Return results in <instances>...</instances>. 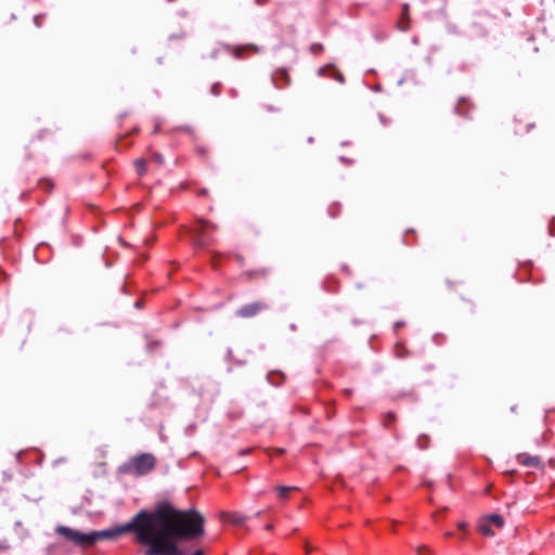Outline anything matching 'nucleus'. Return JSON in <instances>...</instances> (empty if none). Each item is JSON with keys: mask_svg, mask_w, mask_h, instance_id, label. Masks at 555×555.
Listing matches in <instances>:
<instances>
[{"mask_svg": "<svg viewBox=\"0 0 555 555\" xmlns=\"http://www.w3.org/2000/svg\"><path fill=\"white\" fill-rule=\"evenodd\" d=\"M516 460L519 464L526 467L532 468H541L543 466V462L538 455H529L527 453H519L516 456Z\"/></svg>", "mask_w": 555, "mask_h": 555, "instance_id": "nucleus-6", "label": "nucleus"}, {"mask_svg": "<svg viewBox=\"0 0 555 555\" xmlns=\"http://www.w3.org/2000/svg\"><path fill=\"white\" fill-rule=\"evenodd\" d=\"M222 516L233 525H242L246 520V517L238 513L222 514Z\"/></svg>", "mask_w": 555, "mask_h": 555, "instance_id": "nucleus-9", "label": "nucleus"}, {"mask_svg": "<svg viewBox=\"0 0 555 555\" xmlns=\"http://www.w3.org/2000/svg\"><path fill=\"white\" fill-rule=\"evenodd\" d=\"M217 225L207 220H198L192 229L193 242L196 247L203 248L214 242L212 232Z\"/></svg>", "mask_w": 555, "mask_h": 555, "instance_id": "nucleus-3", "label": "nucleus"}, {"mask_svg": "<svg viewBox=\"0 0 555 555\" xmlns=\"http://www.w3.org/2000/svg\"><path fill=\"white\" fill-rule=\"evenodd\" d=\"M156 459L151 453H142L132 457L125 466L124 472L135 476H143L155 467Z\"/></svg>", "mask_w": 555, "mask_h": 555, "instance_id": "nucleus-2", "label": "nucleus"}, {"mask_svg": "<svg viewBox=\"0 0 555 555\" xmlns=\"http://www.w3.org/2000/svg\"><path fill=\"white\" fill-rule=\"evenodd\" d=\"M427 550H428V548H427L426 546H420V547L417 548V555H424V554H423V553H424V551H427Z\"/></svg>", "mask_w": 555, "mask_h": 555, "instance_id": "nucleus-21", "label": "nucleus"}, {"mask_svg": "<svg viewBox=\"0 0 555 555\" xmlns=\"http://www.w3.org/2000/svg\"><path fill=\"white\" fill-rule=\"evenodd\" d=\"M487 519L490 524L494 525L498 528H502L504 525L503 517L498 514H492Z\"/></svg>", "mask_w": 555, "mask_h": 555, "instance_id": "nucleus-11", "label": "nucleus"}, {"mask_svg": "<svg viewBox=\"0 0 555 555\" xmlns=\"http://www.w3.org/2000/svg\"><path fill=\"white\" fill-rule=\"evenodd\" d=\"M311 551V547L307 544L306 545V552L309 553Z\"/></svg>", "mask_w": 555, "mask_h": 555, "instance_id": "nucleus-24", "label": "nucleus"}, {"mask_svg": "<svg viewBox=\"0 0 555 555\" xmlns=\"http://www.w3.org/2000/svg\"><path fill=\"white\" fill-rule=\"evenodd\" d=\"M205 518L195 508L180 511L169 503L155 511H140L129 522L113 529L81 533L65 526L56 532L81 547H89L101 539H115L133 532L138 542L147 546L145 555H183L177 542L195 540L205 533Z\"/></svg>", "mask_w": 555, "mask_h": 555, "instance_id": "nucleus-1", "label": "nucleus"}, {"mask_svg": "<svg viewBox=\"0 0 555 555\" xmlns=\"http://www.w3.org/2000/svg\"><path fill=\"white\" fill-rule=\"evenodd\" d=\"M310 51L313 53V54H320L322 53L323 51V46L321 43H313L311 44L310 47Z\"/></svg>", "mask_w": 555, "mask_h": 555, "instance_id": "nucleus-16", "label": "nucleus"}, {"mask_svg": "<svg viewBox=\"0 0 555 555\" xmlns=\"http://www.w3.org/2000/svg\"><path fill=\"white\" fill-rule=\"evenodd\" d=\"M266 309L268 305L264 301H256L241 307L236 314L241 318H253Z\"/></svg>", "mask_w": 555, "mask_h": 555, "instance_id": "nucleus-4", "label": "nucleus"}, {"mask_svg": "<svg viewBox=\"0 0 555 555\" xmlns=\"http://www.w3.org/2000/svg\"><path fill=\"white\" fill-rule=\"evenodd\" d=\"M48 130L47 129H41L37 132L36 134V139L37 140H42L47 134H48Z\"/></svg>", "mask_w": 555, "mask_h": 555, "instance_id": "nucleus-19", "label": "nucleus"}, {"mask_svg": "<svg viewBox=\"0 0 555 555\" xmlns=\"http://www.w3.org/2000/svg\"><path fill=\"white\" fill-rule=\"evenodd\" d=\"M410 27V13H409V4L403 5V11L401 14V18L398 23V28L402 31H406Z\"/></svg>", "mask_w": 555, "mask_h": 555, "instance_id": "nucleus-8", "label": "nucleus"}, {"mask_svg": "<svg viewBox=\"0 0 555 555\" xmlns=\"http://www.w3.org/2000/svg\"><path fill=\"white\" fill-rule=\"evenodd\" d=\"M153 159L157 163V164H163L164 163V157L162 154L155 152L153 153L152 155Z\"/></svg>", "mask_w": 555, "mask_h": 555, "instance_id": "nucleus-18", "label": "nucleus"}, {"mask_svg": "<svg viewBox=\"0 0 555 555\" xmlns=\"http://www.w3.org/2000/svg\"><path fill=\"white\" fill-rule=\"evenodd\" d=\"M467 526H468V524H467L466 521H460V522L457 524V528H459L460 530H466Z\"/></svg>", "mask_w": 555, "mask_h": 555, "instance_id": "nucleus-20", "label": "nucleus"}, {"mask_svg": "<svg viewBox=\"0 0 555 555\" xmlns=\"http://www.w3.org/2000/svg\"><path fill=\"white\" fill-rule=\"evenodd\" d=\"M423 444H425V441H422V442L420 441V448H424Z\"/></svg>", "mask_w": 555, "mask_h": 555, "instance_id": "nucleus-25", "label": "nucleus"}, {"mask_svg": "<svg viewBox=\"0 0 555 555\" xmlns=\"http://www.w3.org/2000/svg\"><path fill=\"white\" fill-rule=\"evenodd\" d=\"M473 107L474 105L468 99L461 98L455 106V113L463 117H469V109Z\"/></svg>", "mask_w": 555, "mask_h": 555, "instance_id": "nucleus-7", "label": "nucleus"}, {"mask_svg": "<svg viewBox=\"0 0 555 555\" xmlns=\"http://www.w3.org/2000/svg\"><path fill=\"white\" fill-rule=\"evenodd\" d=\"M423 444H425V441H422V442L420 441V448H424Z\"/></svg>", "mask_w": 555, "mask_h": 555, "instance_id": "nucleus-26", "label": "nucleus"}, {"mask_svg": "<svg viewBox=\"0 0 555 555\" xmlns=\"http://www.w3.org/2000/svg\"><path fill=\"white\" fill-rule=\"evenodd\" d=\"M192 555H204V552L202 550H197Z\"/></svg>", "mask_w": 555, "mask_h": 555, "instance_id": "nucleus-22", "label": "nucleus"}, {"mask_svg": "<svg viewBox=\"0 0 555 555\" xmlns=\"http://www.w3.org/2000/svg\"><path fill=\"white\" fill-rule=\"evenodd\" d=\"M134 166L139 176H143L146 172V162L142 158L134 160Z\"/></svg>", "mask_w": 555, "mask_h": 555, "instance_id": "nucleus-12", "label": "nucleus"}, {"mask_svg": "<svg viewBox=\"0 0 555 555\" xmlns=\"http://www.w3.org/2000/svg\"><path fill=\"white\" fill-rule=\"evenodd\" d=\"M221 83L220 82H215L211 88H210V92L218 96L220 93H221Z\"/></svg>", "mask_w": 555, "mask_h": 555, "instance_id": "nucleus-15", "label": "nucleus"}, {"mask_svg": "<svg viewBox=\"0 0 555 555\" xmlns=\"http://www.w3.org/2000/svg\"><path fill=\"white\" fill-rule=\"evenodd\" d=\"M397 416L395 413L392 412H388L386 415H385V418H384V426L386 428H388L390 426L391 423H393L396 421Z\"/></svg>", "mask_w": 555, "mask_h": 555, "instance_id": "nucleus-13", "label": "nucleus"}, {"mask_svg": "<svg viewBox=\"0 0 555 555\" xmlns=\"http://www.w3.org/2000/svg\"><path fill=\"white\" fill-rule=\"evenodd\" d=\"M227 50L229 53H231L235 59H244L246 53H257L259 51V48L253 43L244 44V46H237V47H227Z\"/></svg>", "mask_w": 555, "mask_h": 555, "instance_id": "nucleus-5", "label": "nucleus"}, {"mask_svg": "<svg viewBox=\"0 0 555 555\" xmlns=\"http://www.w3.org/2000/svg\"><path fill=\"white\" fill-rule=\"evenodd\" d=\"M296 489H297L296 487H286V486H280L276 488L279 496L284 500L288 499L289 492H292L293 490H296Z\"/></svg>", "mask_w": 555, "mask_h": 555, "instance_id": "nucleus-10", "label": "nucleus"}, {"mask_svg": "<svg viewBox=\"0 0 555 555\" xmlns=\"http://www.w3.org/2000/svg\"><path fill=\"white\" fill-rule=\"evenodd\" d=\"M248 452H249V449H246V450H242V451L240 452V454H246V453H248Z\"/></svg>", "mask_w": 555, "mask_h": 555, "instance_id": "nucleus-23", "label": "nucleus"}, {"mask_svg": "<svg viewBox=\"0 0 555 555\" xmlns=\"http://www.w3.org/2000/svg\"><path fill=\"white\" fill-rule=\"evenodd\" d=\"M266 529L271 530V529H272V525H268V526L266 527Z\"/></svg>", "mask_w": 555, "mask_h": 555, "instance_id": "nucleus-27", "label": "nucleus"}, {"mask_svg": "<svg viewBox=\"0 0 555 555\" xmlns=\"http://www.w3.org/2000/svg\"><path fill=\"white\" fill-rule=\"evenodd\" d=\"M479 531L483 534V535H488V537H491L494 534L493 530L490 528V526L488 524H482L479 526Z\"/></svg>", "mask_w": 555, "mask_h": 555, "instance_id": "nucleus-14", "label": "nucleus"}, {"mask_svg": "<svg viewBox=\"0 0 555 555\" xmlns=\"http://www.w3.org/2000/svg\"><path fill=\"white\" fill-rule=\"evenodd\" d=\"M41 188L51 191L53 189V183L50 180H42L40 181Z\"/></svg>", "mask_w": 555, "mask_h": 555, "instance_id": "nucleus-17", "label": "nucleus"}]
</instances>
